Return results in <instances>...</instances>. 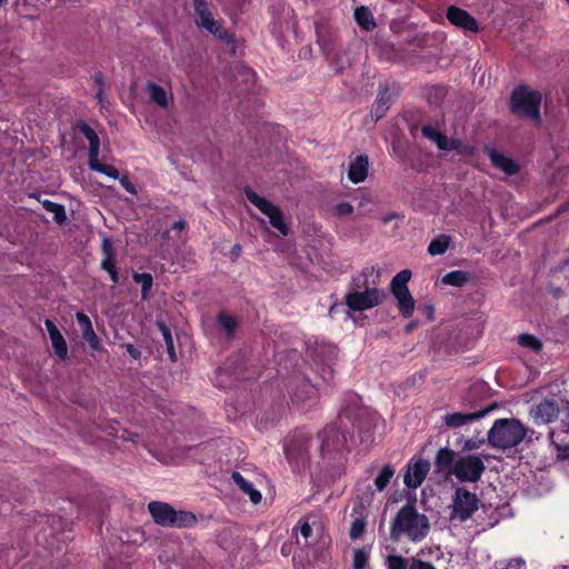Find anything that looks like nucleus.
<instances>
[{
	"mask_svg": "<svg viewBox=\"0 0 569 569\" xmlns=\"http://www.w3.org/2000/svg\"><path fill=\"white\" fill-rule=\"evenodd\" d=\"M386 565L388 569H409L410 566L408 559L397 555L388 556L386 559Z\"/></svg>",
	"mask_w": 569,
	"mask_h": 569,
	"instance_id": "nucleus-43",
	"label": "nucleus"
},
{
	"mask_svg": "<svg viewBox=\"0 0 569 569\" xmlns=\"http://www.w3.org/2000/svg\"><path fill=\"white\" fill-rule=\"evenodd\" d=\"M355 20L362 29L367 31H371L376 27V21L371 11L365 6H361L355 10Z\"/></svg>",
	"mask_w": 569,
	"mask_h": 569,
	"instance_id": "nucleus-29",
	"label": "nucleus"
},
{
	"mask_svg": "<svg viewBox=\"0 0 569 569\" xmlns=\"http://www.w3.org/2000/svg\"><path fill=\"white\" fill-rule=\"evenodd\" d=\"M498 406L497 403H490L486 407L477 408L473 406V411L470 412H452L447 413L443 417V422L448 428L456 429L460 428L465 425L471 423L476 420H479L487 416L490 411L496 409Z\"/></svg>",
	"mask_w": 569,
	"mask_h": 569,
	"instance_id": "nucleus-15",
	"label": "nucleus"
},
{
	"mask_svg": "<svg viewBox=\"0 0 569 569\" xmlns=\"http://www.w3.org/2000/svg\"><path fill=\"white\" fill-rule=\"evenodd\" d=\"M89 168L92 171L106 174L109 178L118 179L121 177L119 170L110 164L101 163L98 158L88 161Z\"/></svg>",
	"mask_w": 569,
	"mask_h": 569,
	"instance_id": "nucleus-32",
	"label": "nucleus"
},
{
	"mask_svg": "<svg viewBox=\"0 0 569 569\" xmlns=\"http://www.w3.org/2000/svg\"><path fill=\"white\" fill-rule=\"evenodd\" d=\"M456 452L447 447L441 448L435 458V471L438 473H452L455 466Z\"/></svg>",
	"mask_w": 569,
	"mask_h": 569,
	"instance_id": "nucleus-26",
	"label": "nucleus"
},
{
	"mask_svg": "<svg viewBox=\"0 0 569 569\" xmlns=\"http://www.w3.org/2000/svg\"><path fill=\"white\" fill-rule=\"evenodd\" d=\"M192 7L196 14L194 23L198 28L204 29L210 34L227 43L234 42V36L223 29L222 20H216L213 18L211 11L212 4L208 0H192Z\"/></svg>",
	"mask_w": 569,
	"mask_h": 569,
	"instance_id": "nucleus-7",
	"label": "nucleus"
},
{
	"mask_svg": "<svg viewBox=\"0 0 569 569\" xmlns=\"http://www.w3.org/2000/svg\"><path fill=\"white\" fill-rule=\"evenodd\" d=\"M366 527H367V521L363 518L355 519L351 522L350 530H349L350 539L356 540V539L360 538L363 535Z\"/></svg>",
	"mask_w": 569,
	"mask_h": 569,
	"instance_id": "nucleus-44",
	"label": "nucleus"
},
{
	"mask_svg": "<svg viewBox=\"0 0 569 569\" xmlns=\"http://www.w3.org/2000/svg\"><path fill=\"white\" fill-rule=\"evenodd\" d=\"M312 533V528L311 526L308 523V522H303L301 526H300V535L305 538V539H308Z\"/></svg>",
	"mask_w": 569,
	"mask_h": 569,
	"instance_id": "nucleus-55",
	"label": "nucleus"
},
{
	"mask_svg": "<svg viewBox=\"0 0 569 569\" xmlns=\"http://www.w3.org/2000/svg\"><path fill=\"white\" fill-rule=\"evenodd\" d=\"M338 420L341 427L350 433L358 431L362 441L369 440L371 430L376 425V415L368 408L359 405L357 396H351L350 402L340 411Z\"/></svg>",
	"mask_w": 569,
	"mask_h": 569,
	"instance_id": "nucleus-3",
	"label": "nucleus"
},
{
	"mask_svg": "<svg viewBox=\"0 0 569 569\" xmlns=\"http://www.w3.org/2000/svg\"><path fill=\"white\" fill-rule=\"evenodd\" d=\"M231 479L239 487V489L249 497L252 503L257 505L261 501L260 491H258L251 482L246 480L239 471H233Z\"/></svg>",
	"mask_w": 569,
	"mask_h": 569,
	"instance_id": "nucleus-27",
	"label": "nucleus"
},
{
	"mask_svg": "<svg viewBox=\"0 0 569 569\" xmlns=\"http://www.w3.org/2000/svg\"><path fill=\"white\" fill-rule=\"evenodd\" d=\"M443 150L445 151L456 150L460 154H463V156H469V154L473 153V148L471 146L465 144L459 139H449L448 138V140H447V148L443 149Z\"/></svg>",
	"mask_w": 569,
	"mask_h": 569,
	"instance_id": "nucleus-42",
	"label": "nucleus"
},
{
	"mask_svg": "<svg viewBox=\"0 0 569 569\" xmlns=\"http://www.w3.org/2000/svg\"><path fill=\"white\" fill-rule=\"evenodd\" d=\"M337 348L330 343H316L307 351V356L313 361L319 375L325 381L333 378L332 363L337 359Z\"/></svg>",
	"mask_w": 569,
	"mask_h": 569,
	"instance_id": "nucleus-12",
	"label": "nucleus"
},
{
	"mask_svg": "<svg viewBox=\"0 0 569 569\" xmlns=\"http://www.w3.org/2000/svg\"><path fill=\"white\" fill-rule=\"evenodd\" d=\"M430 471V462L419 459L413 463H409L403 476V482L408 488L417 489L425 481Z\"/></svg>",
	"mask_w": 569,
	"mask_h": 569,
	"instance_id": "nucleus-17",
	"label": "nucleus"
},
{
	"mask_svg": "<svg viewBox=\"0 0 569 569\" xmlns=\"http://www.w3.org/2000/svg\"><path fill=\"white\" fill-rule=\"evenodd\" d=\"M369 561V551L363 548H358L353 551L352 569H366Z\"/></svg>",
	"mask_w": 569,
	"mask_h": 569,
	"instance_id": "nucleus-40",
	"label": "nucleus"
},
{
	"mask_svg": "<svg viewBox=\"0 0 569 569\" xmlns=\"http://www.w3.org/2000/svg\"><path fill=\"white\" fill-rule=\"evenodd\" d=\"M316 441L305 431L296 430L284 442V453L290 465L297 469L305 467L310 458V450Z\"/></svg>",
	"mask_w": 569,
	"mask_h": 569,
	"instance_id": "nucleus-8",
	"label": "nucleus"
},
{
	"mask_svg": "<svg viewBox=\"0 0 569 569\" xmlns=\"http://www.w3.org/2000/svg\"><path fill=\"white\" fill-rule=\"evenodd\" d=\"M119 181L127 192H129L130 194H137L136 186L130 181L128 176H121L119 178Z\"/></svg>",
	"mask_w": 569,
	"mask_h": 569,
	"instance_id": "nucleus-49",
	"label": "nucleus"
},
{
	"mask_svg": "<svg viewBox=\"0 0 569 569\" xmlns=\"http://www.w3.org/2000/svg\"><path fill=\"white\" fill-rule=\"evenodd\" d=\"M243 193L250 203L256 206L263 214L269 218V222L273 228L279 230L282 236L288 234L289 228L283 220L282 211L277 206H274L264 197L259 196L249 187L243 189Z\"/></svg>",
	"mask_w": 569,
	"mask_h": 569,
	"instance_id": "nucleus-13",
	"label": "nucleus"
},
{
	"mask_svg": "<svg viewBox=\"0 0 569 569\" xmlns=\"http://www.w3.org/2000/svg\"><path fill=\"white\" fill-rule=\"evenodd\" d=\"M157 327L160 330L162 338L164 340L167 352L169 355V359L172 362H176L178 360V357L176 353L171 330L167 327V325L164 322H161V321H157Z\"/></svg>",
	"mask_w": 569,
	"mask_h": 569,
	"instance_id": "nucleus-30",
	"label": "nucleus"
},
{
	"mask_svg": "<svg viewBox=\"0 0 569 569\" xmlns=\"http://www.w3.org/2000/svg\"><path fill=\"white\" fill-rule=\"evenodd\" d=\"M518 343L523 347L528 348L532 351H539L542 348V342L530 333H522L518 337Z\"/></svg>",
	"mask_w": 569,
	"mask_h": 569,
	"instance_id": "nucleus-41",
	"label": "nucleus"
},
{
	"mask_svg": "<svg viewBox=\"0 0 569 569\" xmlns=\"http://www.w3.org/2000/svg\"><path fill=\"white\" fill-rule=\"evenodd\" d=\"M535 431L525 427L516 418L497 419L488 431L487 440L491 448L507 450L516 448L522 441L531 443Z\"/></svg>",
	"mask_w": 569,
	"mask_h": 569,
	"instance_id": "nucleus-2",
	"label": "nucleus"
},
{
	"mask_svg": "<svg viewBox=\"0 0 569 569\" xmlns=\"http://www.w3.org/2000/svg\"><path fill=\"white\" fill-rule=\"evenodd\" d=\"M447 19L466 31L477 32L479 30L477 20L468 11L456 6L448 7Z\"/></svg>",
	"mask_w": 569,
	"mask_h": 569,
	"instance_id": "nucleus-19",
	"label": "nucleus"
},
{
	"mask_svg": "<svg viewBox=\"0 0 569 569\" xmlns=\"http://www.w3.org/2000/svg\"><path fill=\"white\" fill-rule=\"evenodd\" d=\"M126 350L128 351V353L133 358V359H139L140 356H141V351L136 348L131 343H127L126 346Z\"/></svg>",
	"mask_w": 569,
	"mask_h": 569,
	"instance_id": "nucleus-54",
	"label": "nucleus"
},
{
	"mask_svg": "<svg viewBox=\"0 0 569 569\" xmlns=\"http://www.w3.org/2000/svg\"><path fill=\"white\" fill-rule=\"evenodd\" d=\"M422 136L437 144L440 150L447 148L448 137L431 126H423L421 129Z\"/></svg>",
	"mask_w": 569,
	"mask_h": 569,
	"instance_id": "nucleus-34",
	"label": "nucleus"
},
{
	"mask_svg": "<svg viewBox=\"0 0 569 569\" xmlns=\"http://www.w3.org/2000/svg\"><path fill=\"white\" fill-rule=\"evenodd\" d=\"M101 268L107 271L110 276V279L113 283L119 282V273L114 266V261L111 258H103L101 261Z\"/></svg>",
	"mask_w": 569,
	"mask_h": 569,
	"instance_id": "nucleus-45",
	"label": "nucleus"
},
{
	"mask_svg": "<svg viewBox=\"0 0 569 569\" xmlns=\"http://www.w3.org/2000/svg\"><path fill=\"white\" fill-rule=\"evenodd\" d=\"M132 279L134 282L141 284V298L143 300L147 299L149 296V292L152 288V283H153L152 276L148 272H142V273L133 272Z\"/></svg>",
	"mask_w": 569,
	"mask_h": 569,
	"instance_id": "nucleus-37",
	"label": "nucleus"
},
{
	"mask_svg": "<svg viewBox=\"0 0 569 569\" xmlns=\"http://www.w3.org/2000/svg\"><path fill=\"white\" fill-rule=\"evenodd\" d=\"M316 32L319 46L325 50H331V42L335 39V33L330 31L329 27L316 24Z\"/></svg>",
	"mask_w": 569,
	"mask_h": 569,
	"instance_id": "nucleus-35",
	"label": "nucleus"
},
{
	"mask_svg": "<svg viewBox=\"0 0 569 569\" xmlns=\"http://www.w3.org/2000/svg\"><path fill=\"white\" fill-rule=\"evenodd\" d=\"M470 280V274L462 270L450 271L442 277V283L453 286V287H462Z\"/></svg>",
	"mask_w": 569,
	"mask_h": 569,
	"instance_id": "nucleus-33",
	"label": "nucleus"
},
{
	"mask_svg": "<svg viewBox=\"0 0 569 569\" xmlns=\"http://www.w3.org/2000/svg\"><path fill=\"white\" fill-rule=\"evenodd\" d=\"M41 204L48 212L53 213V219L57 223L61 224L67 220L66 210L62 204L48 199L42 200Z\"/></svg>",
	"mask_w": 569,
	"mask_h": 569,
	"instance_id": "nucleus-36",
	"label": "nucleus"
},
{
	"mask_svg": "<svg viewBox=\"0 0 569 569\" xmlns=\"http://www.w3.org/2000/svg\"><path fill=\"white\" fill-rule=\"evenodd\" d=\"M485 470L483 461L478 456L469 455L456 461L452 473L462 482H477Z\"/></svg>",
	"mask_w": 569,
	"mask_h": 569,
	"instance_id": "nucleus-14",
	"label": "nucleus"
},
{
	"mask_svg": "<svg viewBox=\"0 0 569 569\" xmlns=\"http://www.w3.org/2000/svg\"><path fill=\"white\" fill-rule=\"evenodd\" d=\"M335 211L338 216L346 217L353 212V207L350 202L343 201L335 207Z\"/></svg>",
	"mask_w": 569,
	"mask_h": 569,
	"instance_id": "nucleus-46",
	"label": "nucleus"
},
{
	"mask_svg": "<svg viewBox=\"0 0 569 569\" xmlns=\"http://www.w3.org/2000/svg\"><path fill=\"white\" fill-rule=\"evenodd\" d=\"M379 277H380V272H379V270H378V271L376 272V278L372 280V283H373V284H376V283H377V281H378Z\"/></svg>",
	"mask_w": 569,
	"mask_h": 569,
	"instance_id": "nucleus-64",
	"label": "nucleus"
},
{
	"mask_svg": "<svg viewBox=\"0 0 569 569\" xmlns=\"http://www.w3.org/2000/svg\"><path fill=\"white\" fill-rule=\"evenodd\" d=\"M369 160L365 154H359L356 160L350 164L348 178L352 183L365 181L368 176Z\"/></svg>",
	"mask_w": 569,
	"mask_h": 569,
	"instance_id": "nucleus-25",
	"label": "nucleus"
},
{
	"mask_svg": "<svg viewBox=\"0 0 569 569\" xmlns=\"http://www.w3.org/2000/svg\"><path fill=\"white\" fill-rule=\"evenodd\" d=\"M485 442L483 439H468L463 445V450H475L478 449Z\"/></svg>",
	"mask_w": 569,
	"mask_h": 569,
	"instance_id": "nucleus-51",
	"label": "nucleus"
},
{
	"mask_svg": "<svg viewBox=\"0 0 569 569\" xmlns=\"http://www.w3.org/2000/svg\"><path fill=\"white\" fill-rule=\"evenodd\" d=\"M217 321L229 338L234 335L238 323L232 316L226 312H220L217 317Z\"/></svg>",
	"mask_w": 569,
	"mask_h": 569,
	"instance_id": "nucleus-38",
	"label": "nucleus"
},
{
	"mask_svg": "<svg viewBox=\"0 0 569 569\" xmlns=\"http://www.w3.org/2000/svg\"><path fill=\"white\" fill-rule=\"evenodd\" d=\"M479 391V385H475L470 388V395H475Z\"/></svg>",
	"mask_w": 569,
	"mask_h": 569,
	"instance_id": "nucleus-63",
	"label": "nucleus"
},
{
	"mask_svg": "<svg viewBox=\"0 0 569 569\" xmlns=\"http://www.w3.org/2000/svg\"><path fill=\"white\" fill-rule=\"evenodd\" d=\"M97 98L99 99V101L103 100V88L98 89Z\"/></svg>",
	"mask_w": 569,
	"mask_h": 569,
	"instance_id": "nucleus-62",
	"label": "nucleus"
},
{
	"mask_svg": "<svg viewBox=\"0 0 569 569\" xmlns=\"http://www.w3.org/2000/svg\"><path fill=\"white\" fill-rule=\"evenodd\" d=\"M44 326L49 333V338L54 350V353L59 359L64 360L68 355V346L63 336L61 335L57 326L53 323V321H51L50 319L44 320Z\"/></svg>",
	"mask_w": 569,
	"mask_h": 569,
	"instance_id": "nucleus-23",
	"label": "nucleus"
},
{
	"mask_svg": "<svg viewBox=\"0 0 569 569\" xmlns=\"http://www.w3.org/2000/svg\"><path fill=\"white\" fill-rule=\"evenodd\" d=\"M565 431H569V409L566 411L565 417L561 420Z\"/></svg>",
	"mask_w": 569,
	"mask_h": 569,
	"instance_id": "nucleus-59",
	"label": "nucleus"
},
{
	"mask_svg": "<svg viewBox=\"0 0 569 569\" xmlns=\"http://www.w3.org/2000/svg\"><path fill=\"white\" fill-rule=\"evenodd\" d=\"M101 248H102L104 258L113 259V256H114L113 244L109 238H103Z\"/></svg>",
	"mask_w": 569,
	"mask_h": 569,
	"instance_id": "nucleus-50",
	"label": "nucleus"
},
{
	"mask_svg": "<svg viewBox=\"0 0 569 569\" xmlns=\"http://www.w3.org/2000/svg\"><path fill=\"white\" fill-rule=\"evenodd\" d=\"M390 94L387 89L381 90L371 109V116L376 120L381 119L389 109Z\"/></svg>",
	"mask_w": 569,
	"mask_h": 569,
	"instance_id": "nucleus-28",
	"label": "nucleus"
},
{
	"mask_svg": "<svg viewBox=\"0 0 569 569\" xmlns=\"http://www.w3.org/2000/svg\"><path fill=\"white\" fill-rule=\"evenodd\" d=\"M399 219H403V216H401L400 213L398 212H390L388 214H385L380 218L381 222L383 224H387L393 220H399Z\"/></svg>",
	"mask_w": 569,
	"mask_h": 569,
	"instance_id": "nucleus-53",
	"label": "nucleus"
},
{
	"mask_svg": "<svg viewBox=\"0 0 569 569\" xmlns=\"http://www.w3.org/2000/svg\"><path fill=\"white\" fill-rule=\"evenodd\" d=\"M148 510L157 525L172 528H188L197 523V517L190 511H177L167 502L151 501Z\"/></svg>",
	"mask_w": 569,
	"mask_h": 569,
	"instance_id": "nucleus-6",
	"label": "nucleus"
},
{
	"mask_svg": "<svg viewBox=\"0 0 569 569\" xmlns=\"http://www.w3.org/2000/svg\"><path fill=\"white\" fill-rule=\"evenodd\" d=\"M479 505L480 500L476 493L469 491L465 487L457 488L449 506L450 522L462 523L467 521L479 509Z\"/></svg>",
	"mask_w": 569,
	"mask_h": 569,
	"instance_id": "nucleus-9",
	"label": "nucleus"
},
{
	"mask_svg": "<svg viewBox=\"0 0 569 569\" xmlns=\"http://www.w3.org/2000/svg\"><path fill=\"white\" fill-rule=\"evenodd\" d=\"M451 243V238L447 234H440L431 240L428 246V253L431 256L443 254Z\"/></svg>",
	"mask_w": 569,
	"mask_h": 569,
	"instance_id": "nucleus-31",
	"label": "nucleus"
},
{
	"mask_svg": "<svg viewBox=\"0 0 569 569\" xmlns=\"http://www.w3.org/2000/svg\"><path fill=\"white\" fill-rule=\"evenodd\" d=\"M411 271L403 269L391 280L390 290L397 300L400 313L405 318H410L415 311V299L408 289V281L411 279Z\"/></svg>",
	"mask_w": 569,
	"mask_h": 569,
	"instance_id": "nucleus-11",
	"label": "nucleus"
},
{
	"mask_svg": "<svg viewBox=\"0 0 569 569\" xmlns=\"http://www.w3.org/2000/svg\"><path fill=\"white\" fill-rule=\"evenodd\" d=\"M144 90L149 96V102L160 109H168L173 102V93L170 87H163L153 81H147Z\"/></svg>",
	"mask_w": 569,
	"mask_h": 569,
	"instance_id": "nucleus-18",
	"label": "nucleus"
},
{
	"mask_svg": "<svg viewBox=\"0 0 569 569\" xmlns=\"http://www.w3.org/2000/svg\"><path fill=\"white\" fill-rule=\"evenodd\" d=\"M375 272L373 267L365 268L360 276L353 279L355 286L363 290L346 295V305L350 310H367L383 301L386 293L377 287H369V278L373 277Z\"/></svg>",
	"mask_w": 569,
	"mask_h": 569,
	"instance_id": "nucleus-4",
	"label": "nucleus"
},
{
	"mask_svg": "<svg viewBox=\"0 0 569 569\" xmlns=\"http://www.w3.org/2000/svg\"><path fill=\"white\" fill-rule=\"evenodd\" d=\"M425 311H426V315L428 317L429 320H433V313H435V308L433 306L431 305H426L423 307Z\"/></svg>",
	"mask_w": 569,
	"mask_h": 569,
	"instance_id": "nucleus-58",
	"label": "nucleus"
},
{
	"mask_svg": "<svg viewBox=\"0 0 569 569\" xmlns=\"http://www.w3.org/2000/svg\"><path fill=\"white\" fill-rule=\"evenodd\" d=\"M76 319L80 327L82 338L89 343L90 348L96 351H101L102 346L93 330L90 318L86 313L79 311L76 313Z\"/></svg>",
	"mask_w": 569,
	"mask_h": 569,
	"instance_id": "nucleus-22",
	"label": "nucleus"
},
{
	"mask_svg": "<svg viewBox=\"0 0 569 569\" xmlns=\"http://www.w3.org/2000/svg\"><path fill=\"white\" fill-rule=\"evenodd\" d=\"M349 432L340 426L339 420L327 426L319 432L316 445L322 458L330 457L333 453L345 449L347 443V435Z\"/></svg>",
	"mask_w": 569,
	"mask_h": 569,
	"instance_id": "nucleus-10",
	"label": "nucleus"
},
{
	"mask_svg": "<svg viewBox=\"0 0 569 569\" xmlns=\"http://www.w3.org/2000/svg\"><path fill=\"white\" fill-rule=\"evenodd\" d=\"M395 475V469L392 466L390 465H386L380 473L376 477L375 479V486L377 488V490L379 491H382L387 488L390 479L393 477Z\"/></svg>",
	"mask_w": 569,
	"mask_h": 569,
	"instance_id": "nucleus-39",
	"label": "nucleus"
},
{
	"mask_svg": "<svg viewBox=\"0 0 569 569\" xmlns=\"http://www.w3.org/2000/svg\"><path fill=\"white\" fill-rule=\"evenodd\" d=\"M541 93L530 90L528 87H517L510 97V110L519 118L532 119L536 123L541 122L540 104Z\"/></svg>",
	"mask_w": 569,
	"mask_h": 569,
	"instance_id": "nucleus-5",
	"label": "nucleus"
},
{
	"mask_svg": "<svg viewBox=\"0 0 569 569\" xmlns=\"http://www.w3.org/2000/svg\"><path fill=\"white\" fill-rule=\"evenodd\" d=\"M236 70L239 74H241L244 78L246 82L253 81L254 79V71L248 67L244 66H237Z\"/></svg>",
	"mask_w": 569,
	"mask_h": 569,
	"instance_id": "nucleus-48",
	"label": "nucleus"
},
{
	"mask_svg": "<svg viewBox=\"0 0 569 569\" xmlns=\"http://www.w3.org/2000/svg\"><path fill=\"white\" fill-rule=\"evenodd\" d=\"M557 457L559 459H569V443L568 445H558L556 443Z\"/></svg>",
	"mask_w": 569,
	"mask_h": 569,
	"instance_id": "nucleus-52",
	"label": "nucleus"
},
{
	"mask_svg": "<svg viewBox=\"0 0 569 569\" xmlns=\"http://www.w3.org/2000/svg\"><path fill=\"white\" fill-rule=\"evenodd\" d=\"M417 326H418V321H411L406 326L405 330H406V332H411L412 330H415L417 328Z\"/></svg>",
	"mask_w": 569,
	"mask_h": 569,
	"instance_id": "nucleus-61",
	"label": "nucleus"
},
{
	"mask_svg": "<svg viewBox=\"0 0 569 569\" xmlns=\"http://www.w3.org/2000/svg\"><path fill=\"white\" fill-rule=\"evenodd\" d=\"M485 153L489 157L493 167L509 176L518 173L519 166L511 158L505 156L497 149L492 147H485Z\"/></svg>",
	"mask_w": 569,
	"mask_h": 569,
	"instance_id": "nucleus-21",
	"label": "nucleus"
},
{
	"mask_svg": "<svg viewBox=\"0 0 569 569\" xmlns=\"http://www.w3.org/2000/svg\"><path fill=\"white\" fill-rule=\"evenodd\" d=\"M409 569H436V567L431 562L412 558Z\"/></svg>",
	"mask_w": 569,
	"mask_h": 569,
	"instance_id": "nucleus-47",
	"label": "nucleus"
},
{
	"mask_svg": "<svg viewBox=\"0 0 569 569\" xmlns=\"http://www.w3.org/2000/svg\"><path fill=\"white\" fill-rule=\"evenodd\" d=\"M93 79L96 84L98 86V89L104 87L103 74L101 72L94 73Z\"/></svg>",
	"mask_w": 569,
	"mask_h": 569,
	"instance_id": "nucleus-56",
	"label": "nucleus"
},
{
	"mask_svg": "<svg viewBox=\"0 0 569 569\" xmlns=\"http://www.w3.org/2000/svg\"><path fill=\"white\" fill-rule=\"evenodd\" d=\"M240 252H241V246L238 243L234 244L231 250V253L233 254L234 259H237L240 256Z\"/></svg>",
	"mask_w": 569,
	"mask_h": 569,
	"instance_id": "nucleus-60",
	"label": "nucleus"
},
{
	"mask_svg": "<svg viewBox=\"0 0 569 569\" xmlns=\"http://www.w3.org/2000/svg\"><path fill=\"white\" fill-rule=\"evenodd\" d=\"M559 408L555 401L545 399L531 408L530 416L537 423H549L557 419Z\"/></svg>",
	"mask_w": 569,
	"mask_h": 569,
	"instance_id": "nucleus-20",
	"label": "nucleus"
},
{
	"mask_svg": "<svg viewBox=\"0 0 569 569\" xmlns=\"http://www.w3.org/2000/svg\"><path fill=\"white\" fill-rule=\"evenodd\" d=\"M290 400L293 406L297 407H311L318 400V391L313 385L309 381H301L290 395Z\"/></svg>",
	"mask_w": 569,
	"mask_h": 569,
	"instance_id": "nucleus-16",
	"label": "nucleus"
},
{
	"mask_svg": "<svg viewBox=\"0 0 569 569\" xmlns=\"http://www.w3.org/2000/svg\"><path fill=\"white\" fill-rule=\"evenodd\" d=\"M430 532V521L413 503H406L396 513L390 526V539L399 542L403 538L413 543L425 540Z\"/></svg>",
	"mask_w": 569,
	"mask_h": 569,
	"instance_id": "nucleus-1",
	"label": "nucleus"
},
{
	"mask_svg": "<svg viewBox=\"0 0 569 569\" xmlns=\"http://www.w3.org/2000/svg\"><path fill=\"white\" fill-rule=\"evenodd\" d=\"M186 226H187L186 220L179 219V220L173 222L172 229L173 230H183L186 228Z\"/></svg>",
	"mask_w": 569,
	"mask_h": 569,
	"instance_id": "nucleus-57",
	"label": "nucleus"
},
{
	"mask_svg": "<svg viewBox=\"0 0 569 569\" xmlns=\"http://www.w3.org/2000/svg\"><path fill=\"white\" fill-rule=\"evenodd\" d=\"M76 129L81 132L89 141V160L99 158L100 153V139L97 132L84 121L78 120L76 122Z\"/></svg>",
	"mask_w": 569,
	"mask_h": 569,
	"instance_id": "nucleus-24",
	"label": "nucleus"
}]
</instances>
